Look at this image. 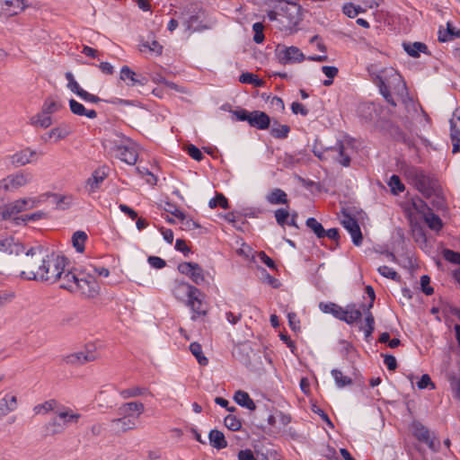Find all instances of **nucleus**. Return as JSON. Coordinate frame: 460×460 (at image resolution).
<instances>
[{"label": "nucleus", "mask_w": 460, "mask_h": 460, "mask_svg": "<svg viewBox=\"0 0 460 460\" xmlns=\"http://www.w3.org/2000/svg\"><path fill=\"white\" fill-rule=\"evenodd\" d=\"M37 261H41L39 270L37 272L32 270L29 272L22 271L20 273L22 279L46 281L51 284L56 283L61 278L64 269L69 262L68 259L64 255H58L53 264L44 258L38 259Z\"/></svg>", "instance_id": "nucleus-1"}, {"label": "nucleus", "mask_w": 460, "mask_h": 460, "mask_svg": "<svg viewBox=\"0 0 460 460\" xmlns=\"http://www.w3.org/2000/svg\"><path fill=\"white\" fill-rule=\"evenodd\" d=\"M403 174L424 198L430 199L433 193L439 191L441 186L435 175L427 173L422 168L414 165H406Z\"/></svg>", "instance_id": "nucleus-2"}, {"label": "nucleus", "mask_w": 460, "mask_h": 460, "mask_svg": "<svg viewBox=\"0 0 460 460\" xmlns=\"http://www.w3.org/2000/svg\"><path fill=\"white\" fill-rule=\"evenodd\" d=\"M173 295L177 299L183 300L187 298V305L191 308L197 315L207 314V310L203 308V303L200 296L203 295L201 291L185 281L178 282L173 289Z\"/></svg>", "instance_id": "nucleus-3"}, {"label": "nucleus", "mask_w": 460, "mask_h": 460, "mask_svg": "<svg viewBox=\"0 0 460 460\" xmlns=\"http://www.w3.org/2000/svg\"><path fill=\"white\" fill-rule=\"evenodd\" d=\"M318 142L319 138L316 137L312 148V152L320 161L328 160L329 153L336 152V155L332 156V159L335 162L344 167H349L350 165L351 158L348 154L345 153V146L342 140H337L335 146L327 147H323L322 146L318 147Z\"/></svg>", "instance_id": "nucleus-4"}, {"label": "nucleus", "mask_w": 460, "mask_h": 460, "mask_svg": "<svg viewBox=\"0 0 460 460\" xmlns=\"http://www.w3.org/2000/svg\"><path fill=\"white\" fill-rule=\"evenodd\" d=\"M280 14L287 20V29L290 32L297 31V26L303 21L304 9L296 2H284L280 7Z\"/></svg>", "instance_id": "nucleus-5"}, {"label": "nucleus", "mask_w": 460, "mask_h": 460, "mask_svg": "<svg viewBox=\"0 0 460 460\" xmlns=\"http://www.w3.org/2000/svg\"><path fill=\"white\" fill-rule=\"evenodd\" d=\"M115 135L119 138V140H114L115 147L119 152L118 157L122 162L134 165L137 160V154L133 148L124 145L126 142L131 143V138L119 132H115Z\"/></svg>", "instance_id": "nucleus-6"}, {"label": "nucleus", "mask_w": 460, "mask_h": 460, "mask_svg": "<svg viewBox=\"0 0 460 460\" xmlns=\"http://www.w3.org/2000/svg\"><path fill=\"white\" fill-rule=\"evenodd\" d=\"M276 56L282 65L301 63L305 59L304 53L296 46L279 45L276 49Z\"/></svg>", "instance_id": "nucleus-7"}, {"label": "nucleus", "mask_w": 460, "mask_h": 460, "mask_svg": "<svg viewBox=\"0 0 460 460\" xmlns=\"http://www.w3.org/2000/svg\"><path fill=\"white\" fill-rule=\"evenodd\" d=\"M344 218L341 225L351 235L352 243L356 246H360L363 242V234L357 218L350 213L342 211Z\"/></svg>", "instance_id": "nucleus-8"}, {"label": "nucleus", "mask_w": 460, "mask_h": 460, "mask_svg": "<svg viewBox=\"0 0 460 460\" xmlns=\"http://www.w3.org/2000/svg\"><path fill=\"white\" fill-rule=\"evenodd\" d=\"M179 272L188 276L196 285L205 282L204 270L201 266L193 261H184L178 264Z\"/></svg>", "instance_id": "nucleus-9"}, {"label": "nucleus", "mask_w": 460, "mask_h": 460, "mask_svg": "<svg viewBox=\"0 0 460 460\" xmlns=\"http://www.w3.org/2000/svg\"><path fill=\"white\" fill-rule=\"evenodd\" d=\"M412 435L420 442L428 445L432 451H437L439 447V441L436 438H430L429 430L420 421L414 420L411 423Z\"/></svg>", "instance_id": "nucleus-10"}, {"label": "nucleus", "mask_w": 460, "mask_h": 460, "mask_svg": "<svg viewBox=\"0 0 460 460\" xmlns=\"http://www.w3.org/2000/svg\"><path fill=\"white\" fill-rule=\"evenodd\" d=\"M33 207L34 204L30 199H19L13 202L4 205V207L0 210V216L2 219L6 220L12 216L32 208Z\"/></svg>", "instance_id": "nucleus-11"}, {"label": "nucleus", "mask_w": 460, "mask_h": 460, "mask_svg": "<svg viewBox=\"0 0 460 460\" xmlns=\"http://www.w3.org/2000/svg\"><path fill=\"white\" fill-rule=\"evenodd\" d=\"M76 292L80 291L81 294L88 298L95 297L99 294V285L96 279L88 276V278L78 276V281L75 283Z\"/></svg>", "instance_id": "nucleus-12"}, {"label": "nucleus", "mask_w": 460, "mask_h": 460, "mask_svg": "<svg viewBox=\"0 0 460 460\" xmlns=\"http://www.w3.org/2000/svg\"><path fill=\"white\" fill-rule=\"evenodd\" d=\"M30 180V174H24L22 172L11 174L0 181V189H4L7 191L13 190L26 185Z\"/></svg>", "instance_id": "nucleus-13"}, {"label": "nucleus", "mask_w": 460, "mask_h": 460, "mask_svg": "<svg viewBox=\"0 0 460 460\" xmlns=\"http://www.w3.org/2000/svg\"><path fill=\"white\" fill-rule=\"evenodd\" d=\"M25 251L22 243L15 241L14 237H1L0 236V252L7 254L20 255Z\"/></svg>", "instance_id": "nucleus-14"}, {"label": "nucleus", "mask_w": 460, "mask_h": 460, "mask_svg": "<svg viewBox=\"0 0 460 460\" xmlns=\"http://www.w3.org/2000/svg\"><path fill=\"white\" fill-rule=\"evenodd\" d=\"M48 199H51V203L55 205L56 209L66 210L73 204L72 195H62L56 192H46L42 195Z\"/></svg>", "instance_id": "nucleus-15"}, {"label": "nucleus", "mask_w": 460, "mask_h": 460, "mask_svg": "<svg viewBox=\"0 0 460 460\" xmlns=\"http://www.w3.org/2000/svg\"><path fill=\"white\" fill-rule=\"evenodd\" d=\"M251 120L249 125L259 130L269 129L271 125L270 117L264 111H252Z\"/></svg>", "instance_id": "nucleus-16"}, {"label": "nucleus", "mask_w": 460, "mask_h": 460, "mask_svg": "<svg viewBox=\"0 0 460 460\" xmlns=\"http://www.w3.org/2000/svg\"><path fill=\"white\" fill-rule=\"evenodd\" d=\"M96 358V355L93 351L87 349L86 352L79 351L67 355L64 360L67 364L71 365H83L86 362L93 361Z\"/></svg>", "instance_id": "nucleus-17"}, {"label": "nucleus", "mask_w": 460, "mask_h": 460, "mask_svg": "<svg viewBox=\"0 0 460 460\" xmlns=\"http://www.w3.org/2000/svg\"><path fill=\"white\" fill-rule=\"evenodd\" d=\"M61 281L59 286L60 288L67 290L71 293L76 292L75 283L78 281V275L75 273V270H67L64 269V273L61 275V278L58 279Z\"/></svg>", "instance_id": "nucleus-18"}, {"label": "nucleus", "mask_w": 460, "mask_h": 460, "mask_svg": "<svg viewBox=\"0 0 460 460\" xmlns=\"http://www.w3.org/2000/svg\"><path fill=\"white\" fill-rule=\"evenodd\" d=\"M35 155L36 151L27 147L11 155L10 160L14 167H20L30 164Z\"/></svg>", "instance_id": "nucleus-19"}, {"label": "nucleus", "mask_w": 460, "mask_h": 460, "mask_svg": "<svg viewBox=\"0 0 460 460\" xmlns=\"http://www.w3.org/2000/svg\"><path fill=\"white\" fill-rule=\"evenodd\" d=\"M25 6L24 0H0V8L8 16L19 13Z\"/></svg>", "instance_id": "nucleus-20"}, {"label": "nucleus", "mask_w": 460, "mask_h": 460, "mask_svg": "<svg viewBox=\"0 0 460 460\" xmlns=\"http://www.w3.org/2000/svg\"><path fill=\"white\" fill-rule=\"evenodd\" d=\"M319 308L324 314H331L333 317L340 321H347L346 311L341 305L333 302L323 303L321 302L319 304Z\"/></svg>", "instance_id": "nucleus-21"}, {"label": "nucleus", "mask_w": 460, "mask_h": 460, "mask_svg": "<svg viewBox=\"0 0 460 460\" xmlns=\"http://www.w3.org/2000/svg\"><path fill=\"white\" fill-rule=\"evenodd\" d=\"M234 356L236 357L246 367L252 365L251 355L256 356L257 354L253 351L252 348L248 343H243L238 346L233 352Z\"/></svg>", "instance_id": "nucleus-22"}, {"label": "nucleus", "mask_w": 460, "mask_h": 460, "mask_svg": "<svg viewBox=\"0 0 460 460\" xmlns=\"http://www.w3.org/2000/svg\"><path fill=\"white\" fill-rule=\"evenodd\" d=\"M108 177L105 167H100L94 170L90 178L86 181V185L90 187V192L98 190L102 182Z\"/></svg>", "instance_id": "nucleus-23"}, {"label": "nucleus", "mask_w": 460, "mask_h": 460, "mask_svg": "<svg viewBox=\"0 0 460 460\" xmlns=\"http://www.w3.org/2000/svg\"><path fill=\"white\" fill-rule=\"evenodd\" d=\"M402 47L404 51L412 58H419L420 53L429 54L428 46L420 41L415 42H406L402 43Z\"/></svg>", "instance_id": "nucleus-24"}, {"label": "nucleus", "mask_w": 460, "mask_h": 460, "mask_svg": "<svg viewBox=\"0 0 460 460\" xmlns=\"http://www.w3.org/2000/svg\"><path fill=\"white\" fill-rule=\"evenodd\" d=\"M266 200L271 205H286L288 208V194L279 188L270 190L266 196Z\"/></svg>", "instance_id": "nucleus-25"}, {"label": "nucleus", "mask_w": 460, "mask_h": 460, "mask_svg": "<svg viewBox=\"0 0 460 460\" xmlns=\"http://www.w3.org/2000/svg\"><path fill=\"white\" fill-rule=\"evenodd\" d=\"M209 444L212 447L221 450L227 447V441L224 433L217 429H213L208 433Z\"/></svg>", "instance_id": "nucleus-26"}, {"label": "nucleus", "mask_w": 460, "mask_h": 460, "mask_svg": "<svg viewBox=\"0 0 460 460\" xmlns=\"http://www.w3.org/2000/svg\"><path fill=\"white\" fill-rule=\"evenodd\" d=\"M234 400L238 405L249 411H255L257 408L254 401L250 397L247 392L242 390L236 391L234 395Z\"/></svg>", "instance_id": "nucleus-27"}, {"label": "nucleus", "mask_w": 460, "mask_h": 460, "mask_svg": "<svg viewBox=\"0 0 460 460\" xmlns=\"http://www.w3.org/2000/svg\"><path fill=\"white\" fill-rule=\"evenodd\" d=\"M16 407V396L9 394H5L4 397L0 399V417L7 415L9 412L14 411Z\"/></svg>", "instance_id": "nucleus-28"}, {"label": "nucleus", "mask_w": 460, "mask_h": 460, "mask_svg": "<svg viewBox=\"0 0 460 460\" xmlns=\"http://www.w3.org/2000/svg\"><path fill=\"white\" fill-rule=\"evenodd\" d=\"M454 39H460V29L454 27L451 22H447L446 30L438 31V40L439 42H447Z\"/></svg>", "instance_id": "nucleus-29"}, {"label": "nucleus", "mask_w": 460, "mask_h": 460, "mask_svg": "<svg viewBox=\"0 0 460 460\" xmlns=\"http://www.w3.org/2000/svg\"><path fill=\"white\" fill-rule=\"evenodd\" d=\"M70 134V130L66 126H58L50 129L48 133L42 136V139L47 142L50 138H54L55 142L66 138Z\"/></svg>", "instance_id": "nucleus-30"}, {"label": "nucleus", "mask_w": 460, "mask_h": 460, "mask_svg": "<svg viewBox=\"0 0 460 460\" xmlns=\"http://www.w3.org/2000/svg\"><path fill=\"white\" fill-rule=\"evenodd\" d=\"M422 218L427 224L428 227L432 231L438 232L443 228L444 224L442 219L438 215L435 214L432 209L428 213H424Z\"/></svg>", "instance_id": "nucleus-31"}, {"label": "nucleus", "mask_w": 460, "mask_h": 460, "mask_svg": "<svg viewBox=\"0 0 460 460\" xmlns=\"http://www.w3.org/2000/svg\"><path fill=\"white\" fill-rule=\"evenodd\" d=\"M183 25L187 31H200L207 28L202 25L199 13L190 14L189 18L183 22Z\"/></svg>", "instance_id": "nucleus-32"}, {"label": "nucleus", "mask_w": 460, "mask_h": 460, "mask_svg": "<svg viewBox=\"0 0 460 460\" xmlns=\"http://www.w3.org/2000/svg\"><path fill=\"white\" fill-rule=\"evenodd\" d=\"M290 132V127L288 125H282L277 119H273L270 135L274 138L278 139H285L288 137Z\"/></svg>", "instance_id": "nucleus-33"}, {"label": "nucleus", "mask_w": 460, "mask_h": 460, "mask_svg": "<svg viewBox=\"0 0 460 460\" xmlns=\"http://www.w3.org/2000/svg\"><path fill=\"white\" fill-rule=\"evenodd\" d=\"M43 248L41 246L31 247L28 251L25 252V260L23 261V266L27 269L33 268L37 262L39 258L35 259L37 254H41Z\"/></svg>", "instance_id": "nucleus-34"}, {"label": "nucleus", "mask_w": 460, "mask_h": 460, "mask_svg": "<svg viewBox=\"0 0 460 460\" xmlns=\"http://www.w3.org/2000/svg\"><path fill=\"white\" fill-rule=\"evenodd\" d=\"M239 82L252 84L255 87H262L265 84V82L261 78H259L257 75L250 72L242 73L239 76Z\"/></svg>", "instance_id": "nucleus-35"}, {"label": "nucleus", "mask_w": 460, "mask_h": 460, "mask_svg": "<svg viewBox=\"0 0 460 460\" xmlns=\"http://www.w3.org/2000/svg\"><path fill=\"white\" fill-rule=\"evenodd\" d=\"M145 406L140 402H130L123 403L119 408V413L123 415H128L131 411H137V416L140 415L144 411Z\"/></svg>", "instance_id": "nucleus-36"}, {"label": "nucleus", "mask_w": 460, "mask_h": 460, "mask_svg": "<svg viewBox=\"0 0 460 460\" xmlns=\"http://www.w3.org/2000/svg\"><path fill=\"white\" fill-rule=\"evenodd\" d=\"M450 138L454 154L460 152V129L456 127L454 119H450Z\"/></svg>", "instance_id": "nucleus-37"}, {"label": "nucleus", "mask_w": 460, "mask_h": 460, "mask_svg": "<svg viewBox=\"0 0 460 460\" xmlns=\"http://www.w3.org/2000/svg\"><path fill=\"white\" fill-rule=\"evenodd\" d=\"M88 236L84 231H76L72 235V243L77 252H83L85 249V242Z\"/></svg>", "instance_id": "nucleus-38"}, {"label": "nucleus", "mask_w": 460, "mask_h": 460, "mask_svg": "<svg viewBox=\"0 0 460 460\" xmlns=\"http://www.w3.org/2000/svg\"><path fill=\"white\" fill-rule=\"evenodd\" d=\"M62 108V104L51 96L46 98L41 107L42 114L49 115L57 112Z\"/></svg>", "instance_id": "nucleus-39"}, {"label": "nucleus", "mask_w": 460, "mask_h": 460, "mask_svg": "<svg viewBox=\"0 0 460 460\" xmlns=\"http://www.w3.org/2000/svg\"><path fill=\"white\" fill-rule=\"evenodd\" d=\"M305 226L308 227L318 239L324 238V227L323 226L317 221L314 217H308L305 220Z\"/></svg>", "instance_id": "nucleus-40"}, {"label": "nucleus", "mask_w": 460, "mask_h": 460, "mask_svg": "<svg viewBox=\"0 0 460 460\" xmlns=\"http://www.w3.org/2000/svg\"><path fill=\"white\" fill-rule=\"evenodd\" d=\"M190 350L200 366H207L208 364V358L204 356L201 345L199 342H191L190 344Z\"/></svg>", "instance_id": "nucleus-41"}, {"label": "nucleus", "mask_w": 460, "mask_h": 460, "mask_svg": "<svg viewBox=\"0 0 460 460\" xmlns=\"http://www.w3.org/2000/svg\"><path fill=\"white\" fill-rule=\"evenodd\" d=\"M31 124L47 128L52 125V119L49 115L42 114V111L31 118Z\"/></svg>", "instance_id": "nucleus-42"}, {"label": "nucleus", "mask_w": 460, "mask_h": 460, "mask_svg": "<svg viewBox=\"0 0 460 460\" xmlns=\"http://www.w3.org/2000/svg\"><path fill=\"white\" fill-rule=\"evenodd\" d=\"M331 374L334 378L335 385L339 388H343L352 384V379L349 376H343L342 372L337 368L332 369Z\"/></svg>", "instance_id": "nucleus-43"}, {"label": "nucleus", "mask_w": 460, "mask_h": 460, "mask_svg": "<svg viewBox=\"0 0 460 460\" xmlns=\"http://www.w3.org/2000/svg\"><path fill=\"white\" fill-rule=\"evenodd\" d=\"M208 207L210 208H216L217 207H220L224 209H227L230 208V205L228 199L223 193L216 192L215 197L208 201Z\"/></svg>", "instance_id": "nucleus-44"}, {"label": "nucleus", "mask_w": 460, "mask_h": 460, "mask_svg": "<svg viewBox=\"0 0 460 460\" xmlns=\"http://www.w3.org/2000/svg\"><path fill=\"white\" fill-rule=\"evenodd\" d=\"M387 184L390 188L392 194L394 195H398L405 190V186L402 183L401 178L396 174H393L390 177Z\"/></svg>", "instance_id": "nucleus-45"}, {"label": "nucleus", "mask_w": 460, "mask_h": 460, "mask_svg": "<svg viewBox=\"0 0 460 460\" xmlns=\"http://www.w3.org/2000/svg\"><path fill=\"white\" fill-rule=\"evenodd\" d=\"M112 423L119 426V430L123 432L135 428V420H132L129 415H124L122 418L115 419L112 420Z\"/></svg>", "instance_id": "nucleus-46"}, {"label": "nucleus", "mask_w": 460, "mask_h": 460, "mask_svg": "<svg viewBox=\"0 0 460 460\" xmlns=\"http://www.w3.org/2000/svg\"><path fill=\"white\" fill-rule=\"evenodd\" d=\"M411 206L413 209L418 213L424 216V213H428L431 210L426 201H424L419 196H415L411 199Z\"/></svg>", "instance_id": "nucleus-47"}, {"label": "nucleus", "mask_w": 460, "mask_h": 460, "mask_svg": "<svg viewBox=\"0 0 460 460\" xmlns=\"http://www.w3.org/2000/svg\"><path fill=\"white\" fill-rule=\"evenodd\" d=\"M147 389L145 387L135 386L128 389L121 390L119 392L120 396L123 399H128L131 397H137L146 394Z\"/></svg>", "instance_id": "nucleus-48"}, {"label": "nucleus", "mask_w": 460, "mask_h": 460, "mask_svg": "<svg viewBox=\"0 0 460 460\" xmlns=\"http://www.w3.org/2000/svg\"><path fill=\"white\" fill-rule=\"evenodd\" d=\"M226 427L232 431H238L242 428L241 420L233 414H228L224 419Z\"/></svg>", "instance_id": "nucleus-49"}, {"label": "nucleus", "mask_w": 460, "mask_h": 460, "mask_svg": "<svg viewBox=\"0 0 460 460\" xmlns=\"http://www.w3.org/2000/svg\"><path fill=\"white\" fill-rule=\"evenodd\" d=\"M66 79L67 80V87L70 89L71 92L75 93L77 96L80 97L82 93L84 92V89L78 84V83L75 80V77L71 72H66Z\"/></svg>", "instance_id": "nucleus-50"}, {"label": "nucleus", "mask_w": 460, "mask_h": 460, "mask_svg": "<svg viewBox=\"0 0 460 460\" xmlns=\"http://www.w3.org/2000/svg\"><path fill=\"white\" fill-rule=\"evenodd\" d=\"M442 256H443L444 260H446L447 261L456 264V265H460V252H455L451 249L445 248L442 250Z\"/></svg>", "instance_id": "nucleus-51"}, {"label": "nucleus", "mask_w": 460, "mask_h": 460, "mask_svg": "<svg viewBox=\"0 0 460 460\" xmlns=\"http://www.w3.org/2000/svg\"><path fill=\"white\" fill-rule=\"evenodd\" d=\"M377 271L385 278L393 279L396 282L401 281V276L395 270L386 265L380 266L377 269Z\"/></svg>", "instance_id": "nucleus-52"}, {"label": "nucleus", "mask_w": 460, "mask_h": 460, "mask_svg": "<svg viewBox=\"0 0 460 460\" xmlns=\"http://www.w3.org/2000/svg\"><path fill=\"white\" fill-rule=\"evenodd\" d=\"M441 312L444 317H447L449 314L455 315L460 321V308L454 306L448 302H441Z\"/></svg>", "instance_id": "nucleus-53"}, {"label": "nucleus", "mask_w": 460, "mask_h": 460, "mask_svg": "<svg viewBox=\"0 0 460 460\" xmlns=\"http://www.w3.org/2000/svg\"><path fill=\"white\" fill-rule=\"evenodd\" d=\"M387 131L392 138L396 142H399L405 133L397 124H394L392 121L388 122Z\"/></svg>", "instance_id": "nucleus-54"}, {"label": "nucleus", "mask_w": 460, "mask_h": 460, "mask_svg": "<svg viewBox=\"0 0 460 460\" xmlns=\"http://www.w3.org/2000/svg\"><path fill=\"white\" fill-rule=\"evenodd\" d=\"M434 199L431 200V205L438 210L443 209L446 207V199L443 194V189L440 186L439 191L433 193Z\"/></svg>", "instance_id": "nucleus-55"}, {"label": "nucleus", "mask_w": 460, "mask_h": 460, "mask_svg": "<svg viewBox=\"0 0 460 460\" xmlns=\"http://www.w3.org/2000/svg\"><path fill=\"white\" fill-rule=\"evenodd\" d=\"M274 215L279 226H284L285 225H288V217L290 216L288 208H278L275 210Z\"/></svg>", "instance_id": "nucleus-56"}, {"label": "nucleus", "mask_w": 460, "mask_h": 460, "mask_svg": "<svg viewBox=\"0 0 460 460\" xmlns=\"http://www.w3.org/2000/svg\"><path fill=\"white\" fill-rule=\"evenodd\" d=\"M311 410L314 413L319 415V417L321 418V420L328 426L330 427L331 429H333L334 428V425L332 421V420L330 419V417L328 416V414L323 411L322 410L317 404L315 403H313L312 406H311Z\"/></svg>", "instance_id": "nucleus-57"}, {"label": "nucleus", "mask_w": 460, "mask_h": 460, "mask_svg": "<svg viewBox=\"0 0 460 460\" xmlns=\"http://www.w3.org/2000/svg\"><path fill=\"white\" fill-rule=\"evenodd\" d=\"M58 415L60 419L64 420L65 423L68 422H77L81 418L79 413H73L70 409H67L63 411L58 412Z\"/></svg>", "instance_id": "nucleus-58"}, {"label": "nucleus", "mask_w": 460, "mask_h": 460, "mask_svg": "<svg viewBox=\"0 0 460 460\" xmlns=\"http://www.w3.org/2000/svg\"><path fill=\"white\" fill-rule=\"evenodd\" d=\"M343 13L349 18L356 17L359 13L363 12L360 6H356L352 3L345 4L342 7Z\"/></svg>", "instance_id": "nucleus-59"}, {"label": "nucleus", "mask_w": 460, "mask_h": 460, "mask_svg": "<svg viewBox=\"0 0 460 460\" xmlns=\"http://www.w3.org/2000/svg\"><path fill=\"white\" fill-rule=\"evenodd\" d=\"M68 104L73 114L77 116H84V114H86V108L75 99H70Z\"/></svg>", "instance_id": "nucleus-60"}, {"label": "nucleus", "mask_w": 460, "mask_h": 460, "mask_svg": "<svg viewBox=\"0 0 460 460\" xmlns=\"http://www.w3.org/2000/svg\"><path fill=\"white\" fill-rule=\"evenodd\" d=\"M420 289L426 296L434 294V288L430 286V277L422 275L420 279Z\"/></svg>", "instance_id": "nucleus-61"}, {"label": "nucleus", "mask_w": 460, "mask_h": 460, "mask_svg": "<svg viewBox=\"0 0 460 460\" xmlns=\"http://www.w3.org/2000/svg\"><path fill=\"white\" fill-rule=\"evenodd\" d=\"M263 281L269 284L273 288H279L281 286L280 281L275 277L271 276L264 268H261Z\"/></svg>", "instance_id": "nucleus-62"}, {"label": "nucleus", "mask_w": 460, "mask_h": 460, "mask_svg": "<svg viewBox=\"0 0 460 460\" xmlns=\"http://www.w3.org/2000/svg\"><path fill=\"white\" fill-rule=\"evenodd\" d=\"M137 75V74L128 66H123L120 69L119 78L122 81L129 80L128 83H134Z\"/></svg>", "instance_id": "nucleus-63"}, {"label": "nucleus", "mask_w": 460, "mask_h": 460, "mask_svg": "<svg viewBox=\"0 0 460 460\" xmlns=\"http://www.w3.org/2000/svg\"><path fill=\"white\" fill-rule=\"evenodd\" d=\"M233 115L235 117L238 121H246L248 124L251 120L252 111H247L243 108H239L238 110L231 111Z\"/></svg>", "instance_id": "nucleus-64"}]
</instances>
